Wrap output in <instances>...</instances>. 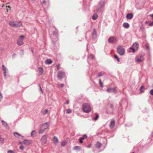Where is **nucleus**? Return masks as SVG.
<instances>
[{
    "label": "nucleus",
    "mask_w": 153,
    "mask_h": 153,
    "mask_svg": "<svg viewBox=\"0 0 153 153\" xmlns=\"http://www.w3.org/2000/svg\"><path fill=\"white\" fill-rule=\"evenodd\" d=\"M9 25L12 27H18L22 25V23L20 22L10 21L9 22Z\"/></svg>",
    "instance_id": "1"
},
{
    "label": "nucleus",
    "mask_w": 153,
    "mask_h": 153,
    "mask_svg": "<svg viewBox=\"0 0 153 153\" xmlns=\"http://www.w3.org/2000/svg\"><path fill=\"white\" fill-rule=\"evenodd\" d=\"M3 98V96L1 95V93H0V101H1V100Z\"/></svg>",
    "instance_id": "44"
},
{
    "label": "nucleus",
    "mask_w": 153,
    "mask_h": 153,
    "mask_svg": "<svg viewBox=\"0 0 153 153\" xmlns=\"http://www.w3.org/2000/svg\"><path fill=\"white\" fill-rule=\"evenodd\" d=\"M149 93L151 95L153 96V89L151 90L149 92Z\"/></svg>",
    "instance_id": "38"
},
{
    "label": "nucleus",
    "mask_w": 153,
    "mask_h": 153,
    "mask_svg": "<svg viewBox=\"0 0 153 153\" xmlns=\"http://www.w3.org/2000/svg\"><path fill=\"white\" fill-rule=\"evenodd\" d=\"M19 144H20L22 145V144L23 143V142H19Z\"/></svg>",
    "instance_id": "52"
},
{
    "label": "nucleus",
    "mask_w": 153,
    "mask_h": 153,
    "mask_svg": "<svg viewBox=\"0 0 153 153\" xmlns=\"http://www.w3.org/2000/svg\"><path fill=\"white\" fill-rule=\"evenodd\" d=\"M69 102V100H67L66 102V103L67 104H68Z\"/></svg>",
    "instance_id": "51"
},
{
    "label": "nucleus",
    "mask_w": 153,
    "mask_h": 153,
    "mask_svg": "<svg viewBox=\"0 0 153 153\" xmlns=\"http://www.w3.org/2000/svg\"><path fill=\"white\" fill-rule=\"evenodd\" d=\"M1 123L2 124V125L5 127H8V125L7 124V123L5 121H4L3 120L1 121Z\"/></svg>",
    "instance_id": "23"
},
{
    "label": "nucleus",
    "mask_w": 153,
    "mask_h": 153,
    "mask_svg": "<svg viewBox=\"0 0 153 153\" xmlns=\"http://www.w3.org/2000/svg\"><path fill=\"white\" fill-rule=\"evenodd\" d=\"M103 73H102V72H101L98 75V76L100 77L102 75H103Z\"/></svg>",
    "instance_id": "39"
},
{
    "label": "nucleus",
    "mask_w": 153,
    "mask_h": 153,
    "mask_svg": "<svg viewBox=\"0 0 153 153\" xmlns=\"http://www.w3.org/2000/svg\"><path fill=\"white\" fill-rule=\"evenodd\" d=\"M25 36H20L17 40V44L19 46L22 45L23 43V40Z\"/></svg>",
    "instance_id": "3"
},
{
    "label": "nucleus",
    "mask_w": 153,
    "mask_h": 153,
    "mask_svg": "<svg viewBox=\"0 0 153 153\" xmlns=\"http://www.w3.org/2000/svg\"><path fill=\"white\" fill-rule=\"evenodd\" d=\"M87 136L86 135H84L82 137H81L80 138L82 139V140H84L85 138H87Z\"/></svg>",
    "instance_id": "36"
},
{
    "label": "nucleus",
    "mask_w": 153,
    "mask_h": 153,
    "mask_svg": "<svg viewBox=\"0 0 153 153\" xmlns=\"http://www.w3.org/2000/svg\"><path fill=\"white\" fill-rule=\"evenodd\" d=\"M99 83L100 85L101 86V87H103V84L101 80L100 79L99 80Z\"/></svg>",
    "instance_id": "30"
},
{
    "label": "nucleus",
    "mask_w": 153,
    "mask_h": 153,
    "mask_svg": "<svg viewBox=\"0 0 153 153\" xmlns=\"http://www.w3.org/2000/svg\"><path fill=\"white\" fill-rule=\"evenodd\" d=\"M123 26L125 28H128L129 27V25L128 23L125 22L123 24Z\"/></svg>",
    "instance_id": "16"
},
{
    "label": "nucleus",
    "mask_w": 153,
    "mask_h": 153,
    "mask_svg": "<svg viewBox=\"0 0 153 153\" xmlns=\"http://www.w3.org/2000/svg\"><path fill=\"white\" fill-rule=\"evenodd\" d=\"M23 144L26 145H29L31 144L32 141L30 140H25L23 142Z\"/></svg>",
    "instance_id": "11"
},
{
    "label": "nucleus",
    "mask_w": 153,
    "mask_h": 153,
    "mask_svg": "<svg viewBox=\"0 0 153 153\" xmlns=\"http://www.w3.org/2000/svg\"><path fill=\"white\" fill-rule=\"evenodd\" d=\"M132 153H134L133 152H132Z\"/></svg>",
    "instance_id": "56"
},
{
    "label": "nucleus",
    "mask_w": 153,
    "mask_h": 153,
    "mask_svg": "<svg viewBox=\"0 0 153 153\" xmlns=\"http://www.w3.org/2000/svg\"><path fill=\"white\" fill-rule=\"evenodd\" d=\"M14 135L16 137L19 138H21L23 137L19 133L17 132L14 133Z\"/></svg>",
    "instance_id": "15"
},
{
    "label": "nucleus",
    "mask_w": 153,
    "mask_h": 153,
    "mask_svg": "<svg viewBox=\"0 0 153 153\" xmlns=\"http://www.w3.org/2000/svg\"><path fill=\"white\" fill-rule=\"evenodd\" d=\"M4 139L3 138L1 137L0 136V141H1V142H3V141H4Z\"/></svg>",
    "instance_id": "43"
},
{
    "label": "nucleus",
    "mask_w": 153,
    "mask_h": 153,
    "mask_svg": "<svg viewBox=\"0 0 153 153\" xmlns=\"http://www.w3.org/2000/svg\"><path fill=\"white\" fill-rule=\"evenodd\" d=\"M6 7L7 8V12H8V9H9L10 10L11 9V7L10 6H6Z\"/></svg>",
    "instance_id": "32"
},
{
    "label": "nucleus",
    "mask_w": 153,
    "mask_h": 153,
    "mask_svg": "<svg viewBox=\"0 0 153 153\" xmlns=\"http://www.w3.org/2000/svg\"><path fill=\"white\" fill-rule=\"evenodd\" d=\"M38 85H39V88H40V90L42 92V88H41V86H40V85L39 84H38Z\"/></svg>",
    "instance_id": "46"
},
{
    "label": "nucleus",
    "mask_w": 153,
    "mask_h": 153,
    "mask_svg": "<svg viewBox=\"0 0 153 153\" xmlns=\"http://www.w3.org/2000/svg\"><path fill=\"white\" fill-rule=\"evenodd\" d=\"M138 44L135 42L133 44L131 47L130 48V49L132 50V52L134 53L135 50H137L138 48Z\"/></svg>",
    "instance_id": "5"
},
{
    "label": "nucleus",
    "mask_w": 153,
    "mask_h": 153,
    "mask_svg": "<svg viewBox=\"0 0 153 153\" xmlns=\"http://www.w3.org/2000/svg\"><path fill=\"white\" fill-rule=\"evenodd\" d=\"M7 153H15V152L13 151L9 150L8 151Z\"/></svg>",
    "instance_id": "40"
},
{
    "label": "nucleus",
    "mask_w": 153,
    "mask_h": 153,
    "mask_svg": "<svg viewBox=\"0 0 153 153\" xmlns=\"http://www.w3.org/2000/svg\"><path fill=\"white\" fill-rule=\"evenodd\" d=\"M99 117V116H98V115L97 114H96V116H95V117L94 119V120H97L98 119Z\"/></svg>",
    "instance_id": "34"
},
{
    "label": "nucleus",
    "mask_w": 153,
    "mask_h": 153,
    "mask_svg": "<svg viewBox=\"0 0 153 153\" xmlns=\"http://www.w3.org/2000/svg\"><path fill=\"white\" fill-rule=\"evenodd\" d=\"M117 41L116 38L114 37H110L108 39V41L109 43H113Z\"/></svg>",
    "instance_id": "9"
},
{
    "label": "nucleus",
    "mask_w": 153,
    "mask_h": 153,
    "mask_svg": "<svg viewBox=\"0 0 153 153\" xmlns=\"http://www.w3.org/2000/svg\"><path fill=\"white\" fill-rule=\"evenodd\" d=\"M47 141V137L46 135L43 136L40 140L41 143L42 145H43L45 144Z\"/></svg>",
    "instance_id": "8"
},
{
    "label": "nucleus",
    "mask_w": 153,
    "mask_h": 153,
    "mask_svg": "<svg viewBox=\"0 0 153 153\" xmlns=\"http://www.w3.org/2000/svg\"><path fill=\"white\" fill-rule=\"evenodd\" d=\"M92 36L93 38H95L97 36V34L96 32V30L95 29H94L93 32L92 34Z\"/></svg>",
    "instance_id": "20"
},
{
    "label": "nucleus",
    "mask_w": 153,
    "mask_h": 153,
    "mask_svg": "<svg viewBox=\"0 0 153 153\" xmlns=\"http://www.w3.org/2000/svg\"><path fill=\"white\" fill-rule=\"evenodd\" d=\"M71 110L70 109H68L67 110V113L68 114L71 113Z\"/></svg>",
    "instance_id": "37"
},
{
    "label": "nucleus",
    "mask_w": 153,
    "mask_h": 153,
    "mask_svg": "<svg viewBox=\"0 0 153 153\" xmlns=\"http://www.w3.org/2000/svg\"><path fill=\"white\" fill-rule=\"evenodd\" d=\"M60 65L59 64L57 65H56V68L58 70L59 69Z\"/></svg>",
    "instance_id": "41"
},
{
    "label": "nucleus",
    "mask_w": 153,
    "mask_h": 153,
    "mask_svg": "<svg viewBox=\"0 0 153 153\" xmlns=\"http://www.w3.org/2000/svg\"><path fill=\"white\" fill-rule=\"evenodd\" d=\"M145 23H149L148 25L150 26H153V22H152L149 23V22L148 21H146L145 22Z\"/></svg>",
    "instance_id": "25"
},
{
    "label": "nucleus",
    "mask_w": 153,
    "mask_h": 153,
    "mask_svg": "<svg viewBox=\"0 0 153 153\" xmlns=\"http://www.w3.org/2000/svg\"><path fill=\"white\" fill-rule=\"evenodd\" d=\"M19 148L20 149L22 150H23L24 149V146H23L22 145Z\"/></svg>",
    "instance_id": "42"
},
{
    "label": "nucleus",
    "mask_w": 153,
    "mask_h": 153,
    "mask_svg": "<svg viewBox=\"0 0 153 153\" xmlns=\"http://www.w3.org/2000/svg\"><path fill=\"white\" fill-rule=\"evenodd\" d=\"M38 70L40 73V75L42 74L43 73V69L42 68L40 67L38 68Z\"/></svg>",
    "instance_id": "22"
},
{
    "label": "nucleus",
    "mask_w": 153,
    "mask_h": 153,
    "mask_svg": "<svg viewBox=\"0 0 153 153\" xmlns=\"http://www.w3.org/2000/svg\"><path fill=\"white\" fill-rule=\"evenodd\" d=\"M136 62H141L144 60L143 56L140 55L136 56Z\"/></svg>",
    "instance_id": "7"
},
{
    "label": "nucleus",
    "mask_w": 153,
    "mask_h": 153,
    "mask_svg": "<svg viewBox=\"0 0 153 153\" xmlns=\"http://www.w3.org/2000/svg\"><path fill=\"white\" fill-rule=\"evenodd\" d=\"M32 1H35V0H31Z\"/></svg>",
    "instance_id": "55"
},
{
    "label": "nucleus",
    "mask_w": 153,
    "mask_h": 153,
    "mask_svg": "<svg viewBox=\"0 0 153 153\" xmlns=\"http://www.w3.org/2000/svg\"><path fill=\"white\" fill-rule=\"evenodd\" d=\"M44 131V130H43V129H42V128H41L40 129L39 131V134H41Z\"/></svg>",
    "instance_id": "27"
},
{
    "label": "nucleus",
    "mask_w": 153,
    "mask_h": 153,
    "mask_svg": "<svg viewBox=\"0 0 153 153\" xmlns=\"http://www.w3.org/2000/svg\"><path fill=\"white\" fill-rule=\"evenodd\" d=\"M81 148L79 146H75L74 148V149L75 150H80Z\"/></svg>",
    "instance_id": "31"
},
{
    "label": "nucleus",
    "mask_w": 153,
    "mask_h": 153,
    "mask_svg": "<svg viewBox=\"0 0 153 153\" xmlns=\"http://www.w3.org/2000/svg\"><path fill=\"white\" fill-rule=\"evenodd\" d=\"M114 57L115 58L117 59V61H118V62H119L120 61L119 59L118 58V57H117V56L116 55H115L114 56Z\"/></svg>",
    "instance_id": "33"
},
{
    "label": "nucleus",
    "mask_w": 153,
    "mask_h": 153,
    "mask_svg": "<svg viewBox=\"0 0 153 153\" xmlns=\"http://www.w3.org/2000/svg\"><path fill=\"white\" fill-rule=\"evenodd\" d=\"M65 76V73L61 71H59L58 72L57 76L59 79H61Z\"/></svg>",
    "instance_id": "6"
},
{
    "label": "nucleus",
    "mask_w": 153,
    "mask_h": 153,
    "mask_svg": "<svg viewBox=\"0 0 153 153\" xmlns=\"http://www.w3.org/2000/svg\"><path fill=\"white\" fill-rule=\"evenodd\" d=\"M149 16H151L152 17V19L153 20V14H151Z\"/></svg>",
    "instance_id": "49"
},
{
    "label": "nucleus",
    "mask_w": 153,
    "mask_h": 153,
    "mask_svg": "<svg viewBox=\"0 0 153 153\" xmlns=\"http://www.w3.org/2000/svg\"><path fill=\"white\" fill-rule=\"evenodd\" d=\"M48 123H46L42 125L41 128H42V129H43V130H45L48 128Z\"/></svg>",
    "instance_id": "10"
},
{
    "label": "nucleus",
    "mask_w": 153,
    "mask_h": 153,
    "mask_svg": "<svg viewBox=\"0 0 153 153\" xmlns=\"http://www.w3.org/2000/svg\"><path fill=\"white\" fill-rule=\"evenodd\" d=\"M146 49H147V50H149V47L148 46H146Z\"/></svg>",
    "instance_id": "53"
},
{
    "label": "nucleus",
    "mask_w": 153,
    "mask_h": 153,
    "mask_svg": "<svg viewBox=\"0 0 153 153\" xmlns=\"http://www.w3.org/2000/svg\"><path fill=\"white\" fill-rule=\"evenodd\" d=\"M117 52L120 55H123L125 53V50L123 47L121 46H118L117 48Z\"/></svg>",
    "instance_id": "4"
},
{
    "label": "nucleus",
    "mask_w": 153,
    "mask_h": 153,
    "mask_svg": "<svg viewBox=\"0 0 153 153\" xmlns=\"http://www.w3.org/2000/svg\"><path fill=\"white\" fill-rule=\"evenodd\" d=\"M36 134V132L34 130H33L32 131L31 133V135L32 136H33L35 135Z\"/></svg>",
    "instance_id": "29"
},
{
    "label": "nucleus",
    "mask_w": 153,
    "mask_h": 153,
    "mask_svg": "<svg viewBox=\"0 0 153 153\" xmlns=\"http://www.w3.org/2000/svg\"><path fill=\"white\" fill-rule=\"evenodd\" d=\"M48 112V110L47 109L45 110L43 112V114H45Z\"/></svg>",
    "instance_id": "35"
},
{
    "label": "nucleus",
    "mask_w": 153,
    "mask_h": 153,
    "mask_svg": "<svg viewBox=\"0 0 153 153\" xmlns=\"http://www.w3.org/2000/svg\"><path fill=\"white\" fill-rule=\"evenodd\" d=\"M2 69L4 71V72H6V71L7 70V68L4 65H2Z\"/></svg>",
    "instance_id": "26"
},
{
    "label": "nucleus",
    "mask_w": 153,
    "mask_h": 153,
    "mask_svg": "<svg viewBox=\"0 0 153 153\" xmlns=\"http://www.w3.org/2000/svg\"><path fill=\"white\" fill-rule=\"evenodd\" d=\"M106 91L107 92H115V88H108L107 90Z\"/></svg>",
    "instance_id": "13"
},
{
    "label": "nucleus",
    "mask_w": 153,
    "mask_h": 153,
    "mask_svg": "<svg viewBox=\"0 0 153 153\" xmlns=\"http://www.w3.org/2000/svg\"><path fill=\"white\" fill-rule=\"evenodd\" d=\"M64 86V85L62 84H61V85H60V86L62 88Z\"/></svg>",
    "instance_id": "50"
},
{
    "label": "nucleus",
    "mask_w": 153,
    "mask_h": 153,
    "mask_svg": "<svg viewBox=\"0 0 153 153\" xmlns=\"http://www.w3.org/2000/svg\"><path fill=\"white\" fill-rule=\"evenodd\" d=\"M83 111L86 113H88L91 111V108L89 104L84 103L82 105Z\"/></svg>",
    "instance_id": "2"
},
{
    "label": "nucleus",
    "mask_w": 153,
    "mask_h": 153,
    "mask_svg": "<svg viewBox=\"0 0 153 153\" xmlns=\"http://www.w3.org/2000/svg\"><path fill=\"white\" fill-rule=\"evenodd\" d=\"M21 52H22V53H24V51H23V50H21Z\"/></svg>",
    "instance_id": "54"
},
{
    "label": "nucleus",
    "mask_w": 153,
    "mask_h": 153,
    "mask_svg": "<svg viewBox=\"0 0 153 153\" xmlns=\"http://www.w3.org/2000/svg\"><path fill=\"white\" fill-rule=\"evenodd\" d=\"M144 89L145 88L143 86H142L140 88V90L141 92H144Z\"/></svg>",
    "instance_id": "24"
},
{
    "label": "nucleus",
    "mask_w": 153,
    "mask_h": 153,
    "mask_svg": "<svg viewBox=\"0 0 153 153\" xmlns=\"http://www.w3.org/2000/svg\"><path fill=\"white\" fill-rule=\"evenodd\" d=\"M52 62L51 60L50 59H48L45 61V63L46 64H50Z\"/></svg>",
    "instance_id": "18"
},
{
    "label": "nucleus",
    "mask_w": 153,
    "mask_h": 153,
    "mask_svg": "<svg viewBox=\"0 0 153 153\" xmlns=\"http://www.w3.org/2000/svg\"><path fill=\"white\" fill-rule=\"evenodd\" d=\"M102 145L101 143L99 142H97L96 145V147L97 148H100Z\"/></svg>",
    "instance_id": "19"
},
{
    "label": "nucleus",
    "mask_w": 153,
    "mask_h": 153,
    "mask_svg": "<svg viewBox=\"0 0 153 153\" xmlns=\"http://www.w3.org/2000/svg\"><path fill=\"white\" fill-rule=\"evenodd\" d=\"M115 125V121L114 120H111L110 123L109 125L110 127L111 128H113L114 126Z\"/></svg>",
    "instance_id": "14"
},
{
    "label": "nucleus",
    "mask_w": 153,
    "mask_h": 153,
    "mask_svg": "<svg viewBox=\"0 0 153 153\" xmlns=\"http://www.w3.org/2000/svg\"><path fill=\"white\" fill-rule=\"evenodd\" d=\"M80 140H79V142L80 143H82L83 141H82V139H81V138H80Z\"/></svg>",
    "instance_id": "45"
},
{
    "label": "nucleus",
    "mask_w": 153,
    "mask_h": 153,
    "mask_svg": "<svg viewBox=\"0 0 153 153\" xmlns=\"http://www.w3.org/2000/svg\"><path fill=\"white\" fill-rule=\"evenodd\" d=\"M133 16V15L131 13L128 14L126 15V18L127 19H131Z\"/></svg>",
    "instance_id": "17"
},
{
    "label": "nucleus",
    "mask_w": 153,
    "mask_h": 153,
    "mask_svg": "<svg viewBox=\"0 0 153 153\" xmlns=\"http://www.w3.org/2000/svg\"><path fill=\"white\" fill-rule=\"evenodd\" d=\"M52 141L54 144L58 143L59 140L57 137L54 136L53 138Z\"/></svg>",
    "instance_id": "12"
},
{
    "label": "nucleus",
    "mask_w": 153,
    "mask_h": 153,
    "mask_svg": "<svg viewBox=\"0 0 153 153\" xmlns=\"http://www.w3.org/2000/svg\"><path fill=\"white\" fill-rule=\"evenodd\" d=\"M98 17V16L97 14H94L92 16V18L93 20L96 19Z\"/></svg>",
    "instance_id": "21"
},
{
    "label": "nucleus",
    "mask_w": 153,
    "mask_h": 153,
    "mask_svg": "<svg viewBox=\"0 0 153 153\" xmlns=\"http://www.w3.org/2000/svg\"><path fill=\"white\" fill-rule=\"evenodd\" d=\"M6 72H4V77L5 78L6 77Z\"/></svg>",
    "instance_id": "47"
},
{
    "label": "nucleus",
    "mask_w": 153,
    "mask_h": 153,
    "mask_svg": "<svg viewBox=\"0 0 153 153\" xmlns=\"http://www.w3.org/2000/svg\"><path fill=\"white\" fill-rule=\"evenodd\" d=\"M46 1H45V0H44L43 1H42V3L43 4H45L46 3Z\"/></svg>",
    "instance_id": "48"
},
{
    "label": "nucleus",
    "mask_w": 153,
    "mask_h": 153,
    "mask_svg": "<svg viewBox=\"0 0 153 153\" xmlns=\"http://www.w3.org/2000/svg\"><path fill=\"white\" fill-rule=\"evenodd\" d=\"M67 143V142L65 141H64L63 142H62L61 143V145L62 146H64L66 145V144Z\"/></svg>",
    "instance_id": "28"
}]
</instances>
